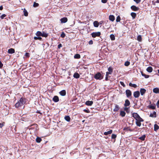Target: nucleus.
Wrapping results in <instances>:
<instances>
[{
    "label": "nucleus",
    "mask_w": 159,
    "mask_h": 159,
    "mask_svg": "<svg viewBox=\"0 0 159 159\" xmlns=\"http://www.w3.org/2000/svg\"><path fill=\"white\" fill-rule=\"evenodd\" d=\"M94 78L97 80H101L103 78V76L102 75L100 72H97L94 75Z\"/></svg>",
    "instance_id": "nucleus-1"
},
{
    "label": "nucleus",
    "mask_w": 159,
    "mask_h": 159,
    "mask_svg": "<svg viewBox=\"0 0 159 159\" xmlns=\"http://www.w3.org/2000/svg\"><path fill=\"white\" fill-rule=\"evenodd\" d=\"M132 116L136 120L143 121V119L141 118L138 114L136 113H134L132 114Z\"/></svg>",
    "instance_id": "nucleus-2"
},
{
    "label": "nucleus",
    "mask_w": 159,
    "mask_h": 159,
    "mask_svg": "<svg viewBox=\"0 0 159 159\" xmlns=\"http://www.w3.org/2000/svg\"><path fill=\"white\" fill-rule=\"evenodd\" d=\"M93 38H96V37H99L101 35V33L100 32H93L91 34Z\"/></svg>",
    "instance_id": "nucleus-3"
},
{
    "label": "nucleus",
    "mask_w": 159,
    "mask_h": 159,
    "mask_svg": "<svg viewBox=\"0 0 159 159\" xmlns=\"http://www.w3.org/2000/svg\"><path fill=\"white\" fill-rule=\"evenodd\" d=\"M126 95L127 97L129 98L132 95V92L129 89H127L125 91Z\"/></svg>",
    "instance_id": "nucleus-4"
},
{
    "label": "nucleus",
    "mask_w": 159,
    "mask_h": 159,
    "mask_svg": "<svg viewBox=\"0 0 159 159\" xmlns=\"http://www.w3.org/2000/svg\"><path fill=\"white\" fill-rule=\"evenodd\" d=\"M18 102L20 103L21 105H23L26 102V99L22 97L20 98Z\"/></svg>",
    "instance_id": "nucleus-5"
},
{
    "label": "nucleus",
    "mask_w": 159,
    "mask_h": 159,
    "mask_svg": "<svg viewBox=\"0 0 159 159\" xmlns=\"http://www.w3.org/2000/svg\"><path fill=\"white\" fill-rule=\"evenodd\" d=\"M140 95V92L138 91H135L134 92L133 95L134 97L135 98H139Z\"/></svg>",
    "instance_id": "nucleus-6"
},
{
    "label": "nucleus",
    "mask_w": 159,
    "mask_h": 159,
    "mask_svg": "<svg viewBox=\"0 0 159 159\" xmlns=\"http://www.w3.org/2000/svg\"><path fill=\"white\" fill-rule=\"evenodd\" d=\"M30 128L29 129H37L38 128V125L36 124H33L30 126Z\"/></svg>",
    "instance_id": "nucleus-7"
},
{
    "label": "nucleus",
    "mask_w": 159,
    "mask_h": 159,
    "mask_svg": "<svg viewBox=\"0 0 159 159\" xmlns=\"http://www.w3.org/2000/svg\"><path fill=\"white\" fill-rule=\"evenodd\" d=\"M130 8L131 9L134 11H137L139 10V7H136L135 6H132Z\"/></svg>",
    "instance_id": "nucleus-8"
},
{
    "label": "nucleus",
    "mask_w": 159,
    "mask_h": 159,
    "mask_svg": "<svg viewBox=\"0 0 159 159\" xmlns=\"http://www.w3.org/2000/svg\"><path fill=\"white\" fill-rule=\"evenodd\" d=\"M146 90L144 88H141L140 89V93L141 95H143L146 92Z\"/></svg>",
    "instance_id": "nucleus-9"
},
{
    "label": "nucleus",
    "mask_w": 159,
    "mask_h": 159,
    "mask_svg": "<svg viewBox=\"0 0 159 159\" xmlns=\"http://www.w3.org/2000/svg\"><path fill=\"white\" fill-rule=\"evenodd\" d=\"M53 101L55 102H57L59 101V98L57 96H55L52 98Z\"/></svg>",
    "instance_id": "nucleus-10"
},
{
    "label": "nucleus",
    "mask_w": 159,
    "mask_h": 159,
    "mask_svg": "<svg viewBox=\"0 0 159 159\" xmlns=\"http://www.w3.org/2000/svg\"><path fill=\"white\" fill-rule=\"evenodd\" d=\"M130 105V102L128 99H126L125 101V103L124 104L125 107H126Z\"/></svg>",
    "instance_id": "nucleus-11"
},
{
    "label": "nucleus",
    "mask_w": 159,
    "mask_h": 159,
    "mask_svg": "<svg viewBox=\"0 0 159 159\" xmlns=\"http://www.w3.org/2000/svg\"><path fill=\"white\" fill-rule=\"evenodd\" d=\"M61 21L62 23H65L67 21L68 19L67 17H63L61 19Z\"/></svg>",
    "instance_id": "nucleus-12"
},
{
    "label": "nucleus",
    "mask_w": 159,
    "mask_h": 159,
    "mask_svg": "<svg viewBox=\"0 0 159 159\" xmlns=\"http://www.w3.org/2000/svg\"><path fill=\"white\" fill-rule=\"evenodd\" d=\"M148 108L149 109H155L156 108V105L155 104H152L148 106Z\"/></svg>",
    "instance_id": "nucleus-13"
},
{
    "label": "nucleus",
    "mask_w": 159,
    "mask_h": 159,
    "mask_svg": "<svg viewBox=\"0 0 159 159\" xmlns=\"http://www.w3.org/2000/svg\"><path fill=\"white\" fill-rule=\"evenodd\" d=\"M93 103V102L92 101H87L85 102V104L87 106H91Z\"/></svg>",
    "instance_id": "nucleus-14"
},
{
    "label": "nucleus",
    "mask_w": 159,
    "mask_h": 159,
    "mask_svg": "<svg viewBox=\"0 0 159 159\" xmlns=\"http://www.w3.org/2000/svg\"><path fill=\"white\" fill-rule=\"evenodd\" d=\"M59 94L62 96H64L66 95V91L65 90H61L59 92Z\"/></svg>",
    "instance_id": "nucleus-15"
},
{
    "label": "nucleus",
    "mask_w": 159,
    "mask_h": 159,
    "mask_svg": "<svg viewBox=\"0 0 159 159\" xmlns=\"http://www.w3.org/2000/svg\"><path fill=\"white\" fill-rule=\"evenodd\" d=\"M15 52V50L14 49L11 48L9 49L8 50V52L10 54H12Z\"/></svg>",
    "instance_id": "nucleus-16"
},
{
    "label": "nucleus",
    "mask_w": 159,
    "mask_h": 159,
    "mask_svg": "<svg viewBox=\"0 0 159 159\" xmlns=\"http://www.w3.org/2000/svg\"><path fill=\"white\" fill-rule=\"evenodd\" d=\"M149 116L152 117H157V113L155 111H154L153 113H151Z\"/></svg>",
    "instance_id": "nucleus-17"
},
{
    "label": "nucleus",
    "mask_w": 159,
    "mask_h": 159,
    "mask_svg": "<svg viewBox=\"0 0 159 159\" xmlns=\"http://www.w3.org/2000/svg\"><path fill=\"white\" fill-rule=\"evenodd\" d=\"M115 19L114 16L113 15H110L109 16V20L112 21H113Z\"/></svg>",
    "instance_id": "nucleus-18"
},
{
    "label": "nucleus",
    "mask_w": 159,
    "mask_h": 159,
    "mask_svg": "<svg viewBox=\"0 0 159 159\" xmlns=\"http://www.w3.org/2000/svg\"><path fill=\"white\" fill-rule=\"evenodd\" d=\"M153 91L156 93H159V89L157 88H156L153 89Z\"/></svg>",
    "instance_id": "nucleus-19"
},
{
    "label": "nucleus",
    "mask_w": 159,
    "mask_h": 159,
    "mask_svg": "<svg viewBox=\"0 0 159 159\" xmlns=\"http://www.w3.org/2000/svg\"><path fill=\"white\" fill-rule=\"evenodd\" d=\"M120 109V107L117 105H116L115 106V108L113 109V111L115 112H117Z\"/></svg>",
    "instance_id": "nucleus-20"
},
{
    "label": "nucleus",
    "mask_w": 159,
    "mask_h": 159,
    "mask_svg": "<svg viewBox=\"0 0 159 159\" xmlns=\"http://www.w3.org/2000/svg\"><path fill=\"white\" fill-rule=\"evenodd\" d=\"M146 70L148 72L151 73L153 69L152 67L149 66L147 68Z\"/></svg>",
    "instance_id": "nucleus-21"
},
{
    "label": "nucleus",
    "mask_w": 159,
    "mask_h": 159,
    "mask_svg": "<svg viewBox=\"0 0 159 159\" xmlns=\"http://www.w3.org/2000/svg\"><path fill=\"white\" fill-rule=\"evenodd\" d=\"M73 77L77 79L80 77V75L78 73L75 72L74 74Z\"/></svg>",
    "instance_id": "nucleus-22"
},
{
    "label": "nucleus",
    "mask_w": 159,
    "mask_h": 159,
    "mask_svg": "<svg viewBox=\"0 0 159 159\" xmlns=\"http://www.w3.org/2000/svg\"><path fill=\"white\" fill-rule=\"evenodd\" d=\"M22 106V105H21L20 103L18 101L17 103H16L15 105V107L16 108H18V107Z\"/></svg>",
    "instance_id": "nucleus-23"
},
{
    "label": "nucleus",
    "mask_w": 159,
    "mask_h": 159,
    "mask_svg": "<svg viewBox=\"0 0 159 159\" xmlns=\"http://www.w3.org/2000/svg\"><path fill=\"white\" fill-rule=\"evenodd\" d=\"M93 25L95 27H98L99 25L98 22L97 21H95L93 22Z\"/></svg>",
    "instance_id": "nucleus-24"
},
{
    "label": "nucleus",
    "mask_w": 159,
    "mask_h": 159,
    "mask_svg": "<svg viewBox=\"0 0 159 159\" xmlns=\"http://www.w3.org/2000/svg\"><path fill=\"white\" fill-rule=\"evenodd\" d=\"M65 119L67 122L70 121V118L69 116H66L64 117Z\"/></svg>",
    "instance_id": "nucleus-25"
},
{
    "label": "nucleus",
    "mask_w": 159,
    "mask_h": 159,
    "mask_svg": "<svg viewBox=\"0 0 159 159\" xmlns=\"http://www.w3.org/2000/svg\"><path fill=\"white\" fill-rule=\"evenodd\" d=\"M137 40L139 41V42H141L142 41V38L141 36L140 35H139L137 37Z\"/></svg>",
    "instance_id": "nucleus-26"
},
{
    "label": "nucleus",
    "mask_w": 159,
    "mask_h": 159,
    "mask_svg": "<svg viewBox=\"0 0 159 159\" xmlns=\"http://www.w3.org/2000/svg\"><path fill=\"white\" fill-rule=\"evenodd\" d=\"M48 36V34L44 32L42 33V36L46 38Z\"/></svg>",
    "instance_id": "nucleus-27"
},
{
    "label": "nucleus",
    "mask_w": 159,
    "mask_h": 159,
    "mask_svg": "<svg viewBox=\"0 0 159 159\" xmlns=\"http://www.w3.org/2000/svg\"><path fill=\"white\" fill-rule=\"evenodd\" d=\"M112 132V130H110L108 131L107 132H105L104 133V134L105 135H107L108 134H111Z\"/></svg>",
    "instance_id": "nucleus-28"
},
{
    "label": "nucleus",
    "mask_w": 159,
    "mask_h": 159,
    "mask_svg": "<svg viewBox=\"0 0 159 159\" xmlns=\"http://www.w3.org/2000/svg\"><path fill=\"white\" fill-rule=\"evenodd\" d=\"M125 112L124 111H121L120 113V115L122 117H124L125 115Z\"/></svg>",
    "instance_id": "nucleus-29"
},
{
    "label": "nucleus",
    "mask_w": 159,
    "mask_h": 159,
    "mask_svg": "<svg viewBox=\"0 0 159 159\" xmlns=\"http://www.w3.org/2000/svg\"><path fill=\"white\" fill-rule=\"evenodd\" d=\"M131 15L133 19H134L136 16V13L132 12L131 13Z\"/></svg>",
    "instance_id": "nucleus-30"
},
{
    "label": "nucleus",
    "mask_w": 159,
    "mask_h": 159,
    "mask_svg": "<svg viewBox=\"0 0 159 159\" xmlns=\"http://www.w3.org/2000/svg\"><path fill=\"white\" fill-rule=\"evenodd\" d=\"M129 86L133 87L134 88H136L137 87V85L135 84H132L131 83H130L129 84Z\"/></svg>",
    "instance_id": "nucleus-31"
},
{
    "label": "nucleus",
    "mask_w": 159,
    "mask_h": 159,
    "mask_svg": "<svg viewBox=\"0 0 159 159\" xmlns=\"http://www.w3.org/2000/svg\"><path fill=\"white\" fill-rule=\"evenodd\" d=\"M142 75L144 77L146 78H148L149 77V75H147L145 74L143 72H141Z\"/></svg>",
    "instance_id": "nucleus-32"
},
{
    "label": "nucleus",
    "mask_w": 159,
    "mask_h": 159,
    "mask_svg": "<svg viewBox=\"0 0 159 159\" xmlns=\"http://www.w3.org/2000/svg\"><path fill=\"white\" fill-rule=\"evenodd\" d=\"M74 57L75 59H80V58L81 57L79 54H77L75 55Z\"/></svg>",
    "instance_id": "nucleus-33"
},
{
    "label": "nucleus",
    "mask_w": 159,
    "mask_h": 159,
    "mask_svg": "<svg viewBox=\"0 0 159 159\" xmlns=\"http://www.w3.org/2000/svg\"><path fill=\"white\" fill-rule=\"evenodd\" d=\"M23 12L24 15L25 16H28V12L27 10L25 9H24Z\"/></svg>",
    "instance_id": "nucleus-34"
},
{
    "label": "nucleus",
    "mask_w": 159,
    "mask_h": 159,
    "mask_svg": "<svg viewBox=\"0 0 159 159\" xmlns=\"http://www.w3.org/2000/svg\"><path fill=\"white\" fill-rule=\"evenodd\" d=\"M110 38L111 40H114L115 39V36L113 34H111L110 35Z\"/></svg>",
    "instance_id": "nucleus-35"
},
{
    "label": "nucleus",
    "mask_w": 159,
    "mask_h": 159,
    "mask_svg": "<svg viewBox=\"0 0 159 159\" xmlns=\"http://www.w3.org/2000/svg\"><path fill=\"white\" fill-rule=\"evenodd\" d=\"M42 140V139L39 137H37L36 139V141L37 143H39Z\"/></svg>",
    "instance_id": "nucleus-36"
},
{
    "label": "nucleus",
    "mask_w": 159,
    "mask_h": 159,
    "mask_svg": "<svg viewBox=\"0 0 159 159\" xmlns=\"http://www.w3.org/2000/svg\"><path fill=\"white\" fill-rule=\"evenodd\" d=\"M42 33H41V32L39 31H38L36 33V35L37 36H42Z\"/></svg>",
    "instance_id": "nucleus-37"
},
{
    "label": "nucleus",
    "mask_w": 159,
    "mask_h": 159,
    "mask_svg": "<svg viewBox=\"0 0 159 159\" xmlns=\"http://www.w3.org/2000/svg\"><path fill=\"white\" fill-rule=\"evenodd\" d=\"M108 71L111 74L113 72V69L110 66L108 68Z\"/></svg>",
    "instance_id": "nucleus-38"
},
{
    "label": "nucleus",
    "mask_w": 159,
    "mask_h": 159,
    "mask_svg": "<svg viewBox=\"0 0 159 159\" xmlns=\"http://www.w3.org/2000/svg\"><path fill=\"white\" fill-rule=\"evenodd\" d=\"M145 137H146L145 135H143L142 136L139 137V139L143 141L145 140Z\"/></svg>",
    "instance_id": "nucleus-39"
},
{
    "label": "nucleus",
    "mask_w": 159,
    "mask_h": 159,
    "mask_svg": "<svg viewBox=\"0 0 159 159\" xmlns=\"http://www.w3.org/2000/svg\"><path fill=\"white\" fill-rule=\"evenodd\" d=\"M141 121H140V120H136V124L137 125L139 126H140L141 124L140 122Z\"/></svg>",
    "instance_id": "nucleus-40"
},
{
    "label": "nucleus",
    "mask_w": 159,
    "mask_h": 159,
    "mask_svg": "<svg viewBox=\"0 0 159 159\" xmlns=\"http://www.w3.org/2000/svg\"><path fill=\"white\" fill-rule=\"evenodd\" d=\"M130 62L129 61H127L125 63V66H128L130 65Z\"/></svg>",
    "instance_id": "nucleus-41"
},
{
    "label": "nucleus",
    "mask_w": 159,
    "mask_h": 159,
    "mask_svg": "<svg viewBox=\"0 0 159 159\" xmlns=\"http://www.w3.org/2000/svg\"><path fill=\"white\" fill-rule=\"evenodd\" d=\"M34 39L35 40L38 39V40H41L42 39V38H41V37H40L39 36H38V37H34Z\"/></svg>",
    "instance_id": "nucleus-42"
},
{
    "label": "nucleus",
    "mask_w": 159,
    "mask_h": 159,
    "mask_svg": "<svg viewBox=\"0 0 159 159\" xmlns=\"http://www.w3.org/2000/svg\"><path fill=\"white\" fill-rule=\"evenodd\" d=\"M39 6V4L38 3L34 2L33 4V7H38Z\"/></svg>",
    "instance_id": "nucleus-43"
},
{
    "label": "nucleus",
    "mask_w": 159,
    "mask_h": 159,
    "mask_svg": "<svg viewBox=\"0 0 159 159\" xmlns=\"http://www.w3.org/2000/svg\"><path fill=\"white\" fill-rule=\"evenodd\" d=\"M120 18L119 16H118L116 19V21L117 22H120Z\"/></svg>",
    "instance_id": "nucleus-44"
},
{
    "label": "nucleus",
    "mask_w": 159,
    "mask_h": 159,
    "mask_svg": "<svg viewBox=\"0 0 159 159\" xmlns=\"http://www.w3.org/2000/svg\"><path fill=\"white\" fill-rule=\"evenodd\" d=\"M159 126L157 124H155L154 125V129H158Z\"/></svg>",
    "instance_id": "nucleus-45"
},
{
    "label": "nucleus",
    "mask_w": 159,
    "mask_h": 159,
    "mask_svg": "<svg viewBox=\"0 0 159 159\" xmlns=\"http://www.w3.org/2000/svg\"><path fill=\"white\" fill-rule=\"evenodd\" d=\"M47 131L46 132V133H48V134H46V136H48L49 135H50L51 133V132H50V130H47Z\"/></svg>",
    "instance_id": "nucleus-46"
},
{
    "label": "nucleus",
    "mask_w": 159,
    "mask_h": 159,
    "mask_svg": "<svg viewBox=\"0 0 159 159\" xmlns=\"http://www.w3.org/2000/svg\"><path fill=\"white\" fill-rule=\"evenodd\" d=\"M65 36V34L64 32H62L61 34V37L62 38H64Z\"/></svg>",
    "instance_id": "nucleus-47"
},
{
    "label": "nucleus",
    "mask_w": 159,
    "mask_h": 159,
    "mask_svg": "<svg viewBox=\"0 0 159 159\" xmlns=\"http://www.w3.org/2000/svg\"><path fill=\"white\" fill-rule=\"evenodd\" d=\"M116 137V135L114 134H112L111 135V138L112 139H115Z\"/></svg>",
    "instance_id": "nucleus-48"
},
{
    "label": "nucleus",
    "mask_w": 159,
    "mask_h": 159,
    "mask_svg": "<svg viewBox=\"0 0 159 159\" xmlns=\"http://www.w3.org/2000/svg\"><path fill=\"white\" fill-rule=\"evenodd\" d=\"M6 16V15H5V14H3L2 16H1L0 18L1 19H3Z\"/></svg>",
    "instance_id": "nucleus-49"
},
{
    "label": "nucleus",
    "mask_w": 159,
    "mask_h": 159,
    "mask_svg": "<svg viewBox=\"0 0 159 159\" xmlns=\"http://www.w3.org/2000/svg\"><path fill=\"white\" fill-rule=\"evenodd\" d=\"M133 0L137 4H138V3H139L141 1V0Z\"/></svg>",
    "instance_id": "nucleus-50"
},
{
    "label": "nucleus",
    "mask_w": 159,
    "mask_h": 159,
    "mask_svg": "<svg viewBox=\"0 0 159 159\" xmlns=\"http://www.w3.org/2000/svg\"><path fill=\"white\" fill-rule=\"evenodd\" d=\"M5 122H3L2 123H0V128H2L3 126H4Z\"/></svg>",
    "instance_id": "nucleus-51"
},
{
    "label": "nucleus",
    "mask_w": 159,
    "mask_h": 159,
    "mask_svg": "<svg viewBox=\"0 0 159 159\" xmlns=\"http://www.w3.org/2000/svg\"><path fill=\"white\" fill-rule=\"evenodd\" d=\"M25 56L27 57H29L30 56V54L29 53L26 52L25 53Z\"/></svg>",
    "instance_id": "nucleus-52"
},
{
    "label": "nucleus",
    "mask_w": 159,
    "mask_h": 159,
    "mask_svg": "<svg viewBox=\"0 0 159 159\" xmlns=\"http://www.w3.org/2000/svg\"><path fill=\"white\" fill-rule=\"evenodd\" d=\"M120 84L121 85H122L123 87H125V85L123 82H122V81H120Z\"/></svg>",
    "instance_id": "nucleus-53"
},
{
    "label": "nucleus",
    "mask_w": 159,
    "mask_h": 159,
    "mask_svg": "<svg viewBox=\"0 0 159 159\" xmlns=\"http://www.w3.org/2000/svg\"><path fill=\"white\" fill-rule=\"evenodd\" d=\"M83 111L84 112L87 113H89L90 112V111L89 109H84Z\"/></svg>",
    "instance_id": "nucleus-54"
},
{
    "label": "nucleus",
    "mask_w": 159,
    "mask_h": 159,
    "mask_svg": "<svg viewBox=\"0 0 159 159\" xmlns=\"http://www.w3.org/2000/svg\"><path fill=\"white\" fill-rule=\"evenodd\" d=\"M109 77H110V76H109L108 75H107V76L106 75V77H105V80H106V81H107L109 80L108 79V78H109Z\"/></svg>",
    "instance_id": "nucleus-55"
},
{
    "label": "nucleus",
    "mask_w": 159,
    "mask_h": 159,
    "mask_svg": "<svg viewBox=\"0 0 159 159\" xmlns=\"http://www.w3.org/2000/svg\"><path fill=\"white\" fill-rule=\"evenodd\" d=\"M62 46V44L61 43H60L58 45V48L60 49L61 48Z\"/></svg>",
    "instance_id": "nucleus-56"
},
{
    "label": "nucleus",
    "mask_w": 159,
    "mask_h": 159,
    "mask_svg": "<svg viewBox=\"0 0 159 159\" xmlns=\"http://www.w3.org/2000/svg\"><path fill=\"white\" fill-rule=\"evenodd\" d=\"M3 66V64L2 63V62L0 61V68H1Z\"/></svg>",
    "instance_id": "nucleus-57"
},
{
    "label": "nucleus",
    "mask_w": 159,
    "mask_h": 159,
    "mask_svg": "<svg viewBox=\"0 0 159 159\" xmlns=\"http://www.w3.org/2000/svg\"><path fill=\"white\" fill-rule=\"evenodd\" d=\"M107 1V0H101L102 2L104 3H106Z\"/></svg>",
    "instance_id": "nucleus-58"
},
{
    "label": "nucleus",
    "mask_w": 159,
    "mask_h": 159,
    "mask_svg": "<svg viewBox=\"0 0 159 159\" xmlns=\"http://www.w3.org/2000/svg\"><path fill=\"white\" fill-rule=\"evenodd\" d=\"M156 105L157 106V107L158 108H159V100L157 102Z\"/></svg>",
    "instance_id": "nucleus-59"
},
{
    "label": "nucleus",
    "mask_w": 159,
    "mask_h": 159,
    "mask_svg": "<svg viewBox=\"0 0 159 159\" xmlns=\"http://www.w3.org/2000/svg\"><path fill=\"white\" fill-rule=\"evenodd\" d=\"M89 44H93V41L92 40H90L89 42Z\"/></svg>",
    "instance_id": "nucleus-60"
},
{
    "label": "nucleus",
    "mask_w": 159,
    "mask_h": 159,
    "mask_svg": "<svg viewBox=\"0 0 159 159\" xmlns=\"http://www.w3.org/2000/svg\"><path fill=\"white\" fill-rule=\"evenodd\" d=\"M111 74V73H110V72H106V75L107 76V75H109V74Z\"/></svg>",
    "instance_id": "nucleus-61"
},
{
    "label": "nucleus",
    "mask_w": 159,
    "mask_h": 159,
    "mask_svg": "<svg viewBox=\"0 0 159 159\" xmlns=\"http://www.w3.org/2000/svg\"><path fill=\"white\" fill-rule=\"evenodd\" d=\"M3 9V7L2 6H0V10H2Z\"/></svg>",
    "instance_id": "nucleus-62"
},
{
    "label": "nucleus",
    "mask_w": 159,
    "mask_h": 159,
    "mask_svg": "<svg viewBox=\"0 0 159 159\" xmlns=\"http://www.w3.org/2000/svg\"><path fill=\"white\" fill-rule=\"evenodd\" d=\"M128 109V107H125L124 108V110L125 111H127V110Z\"/></svg>",
    "instance_id": "nucleus-63"
},
{
    "label": "nucleus",
    "mask_w": 159,
    "mask_h": 159,
    "mask_svg": "<svg viewBox=\"0 0 159 159\" xmlns=\"http://www.w3.org/2000/svg\"><path fill=\"white\" fill-rule=\"evenodd\" d=\"M155 3H159V0H157L155 2Z\"/></svg>",
    "instance_id": "nucleus-64"
}]
</instances>
